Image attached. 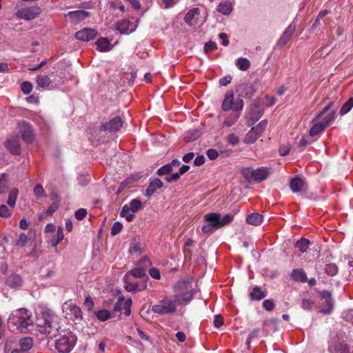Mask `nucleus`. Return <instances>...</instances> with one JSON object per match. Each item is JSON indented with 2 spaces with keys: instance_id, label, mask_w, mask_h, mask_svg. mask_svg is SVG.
Here are the masks:
<instances>
[{
  "instance_id": "423d86ee",
  "label": "nucleus",
  "mask_w": 353,
  "mask_h": 353,
  "mask_svg": "<svg viewBox=\"0 0 353 353\" xmlns=\"http://www.w3.org/2000/svg\"><path fill=\"white\" fill-rule=\"evenodd\" d=\"M205 223L201 228L203 233L210 234L221 227V215L217 213H208L203 216Z\"/></svg>"
},
{
  "instance_id": "49530a36",
  "label": "nucleus",
  "mask_w": 353,
  "mask_h": 353,
  "mask_svg": "<svg viewBox=\"0 0 353 353\" xmlns=\"http://www.w3.org/2000/svg\"><path fill=\"white\" fill-rule=\"evenodd\" d=\"M132 303L131 299H128L123 302L122 309L123 310L125 316H129L131 314Z\"/></svg>"
},
{
  "instance_id": "864d4df0",
  "label": "nucleus",
  "mask_w": 353,
  "mask_h": 353,
  "mask_svg": "<svg viewBox=\"0 0 353 353\" xmlns=\"http://www.w3.org/2000/svg\"><path fill=\"white\" fill-rule=\"evenodd\" d=\"M263 307L267 311H272L275 307V304L272 299H266L263 302Z\"/></svg>"
},
{
  "instance_id": "bf43d9fd",
  "label": "nucleus",
  "mask_w": 353,
  "mask_h": 353,
  "mask_svg": "<svg viewBox=\"0 0 353 353\" xmlns=\"http://www.w3.org/2000/svg\"><path fill=\"white\" fill-rule=\"evenodd\" d=\"M124 301L123 296H119L118 301L114 304L113 311L115 312H120L122 310V306Z\"/></svg>"
},
{
  "instance_id": "5701e85b",
  "label": "nucleus",
  "mask_w": 353,
  "mask_h": 353,
  "mask_svg": "<svg viewBox=\"0 0 353 353\" xmlns=\"http://www.w3.org/2000/svg\"><path fill=\"white\" fill-rule=\"evenodd\" d=\"M266 292L262 291L261 288L255 286L250 293V299L253 301H260L266 296Z\"/></svg>"
},
{
  "instance_id": "1a4fd4ad",
  "label": "nucleus",
  "mask_w": 353,
  "mask_h": 353,
  "mask_svg": "<svg viewBox=\"0 0 353 353\" xmlns=\"http://www.w3.org/2000/svg\"><path fill=\"white\" fill-rule=\"evenodd\" d=\"M267 125L268 121L266 119L261 121L247 133L245 137V142L248 144L254 143L264 132Z\"/></svg>"
},
{
  "instance_id": "79ce46f5",
  "label": "nucleus",
  "mask_w": 353,
  "mask_h": 353,
  "mask_svg": "<svg viewBox=\"0 0 353 353\" xmlns=\"http://www.w3.org/2000/svg\"><path fill=\"white\" fill-rule=\"evenodd\" d=\"M325 272L330 276H335L338 272V268L334 263L327 264L325 265Z\"/></svg>"
},
{
  "instance_id": "0eeeda50",
  "label": "nucleus",
  "mask_w": 353,
  "mask_h": 353,
  "mask_svg": "<svg viewBox=\"0 0 353 353\" xmlns=\"http://www.w3.org/2000/svg\"><path fill=\"white\" fill-rule=\"evenodd\" d=\"M62 311L66 319L74 321H79L82 319L81 308L72 300L65 301L63 304Z\"/></svg>"
},
{
  "instance_id": "f704fd0d",
  "label": "nucleus",
  "mask_w": 353,
  "mask_h": 353,
  "mask_svg": "<svg viewBox=\"0 0 353 353\" xmlns=\"http://www.w3.org/2000/svg\"><path fill=\"white\" fill-rule=\"evenodd\" d=\"M310 244V242L309 240L306 239H301L296 243L295 247L298 248L300 252L304 253L307 250Z\"/></svg>"
},
{
  "instance_id": "6e6552de",
  "label": "nucleus",
  "mask_w": 353,
  "mask_h": 353,
  "mask_svg": "<svg viewBox=\"0 0 353 353\" xmlns=\"http://www.w3.org/2000/svg\"><path fill=\"white\" fill-rule=\"evenodd\" d=\"M243 101L241 99H237L234 102V92L229 90L226 92L225 98L222 101V110H228L232 109L234 111H240L243 109Z\"/></svg>"
},
{
  "instance_id": "72a5a7b5",
  "label": "nucleus",
  "mask_w": 353,
  "mask_h": 353,
  "mask_svg": "<svg viewBox=\"0 0 353 353\" xmlns=\"http://www.w3.org/2000/svg\"><path fill=\"white\" fill-rule=\"evenodd\" d=\"M127 207L129 208V210H131L132 212H137L138 210L141 209L142 208V203L139 199H132L129 204H127Z\"/></svg>"
},
{
  "instance_id": "603ef678",
  "label": "nucleus",
  "mask_w": 353,
  "mask_h": 353,
  "mask_svg": "<svg viewBox=\"0 0 353 353\" xmlns=\"http://www.w3.org/2000/svg\"><path fill=\"white\" fill-rule=\"evenodd\" d=\"M21 89L25 94H28L32 90V84L29 81H25L21 84Z\"/></svg>"
},
{
  "instance_id": "4468645a",
  "label": "nucleus",
  "mask_w": 353,
  "mask_h": 353,
  "mask_svg": "<svg viewBox=\"0 0 353 353\" xmlns=\"http://www.w3.org/2000/svg\"><path fill=\"white\" fill-rule=\"evenodd\" d=\"M97 34V32L95 30L85 28L75 34V38L81 41H89L94 39Z\"/></svg>"
},
{
  "instance_id": "774afa93",
  "label": "nucleus",
  "mask_w": 353,
  "mask_h": 353,
  "mask_svg": "<svg viewBox=\"0 0 353 353\" xmlns=\"http://www.w3.org/2000/svg\"><path fill=\"white\" fill-rule=\"evenodd\" d=\"M228 141L234 145L239 143V137L233 134L228 135L227 137Z\"/></svg>"
},
{
  "instance_id": "a211bd4d",
  "label": "nucleus",
  "mask_w": 353,
  "mask_h": 353,
  "mask_svg": "<svg viewBox=\"0 0 353 353\" xmlns=\"http://www.w3.org/2000/svg\"><path fill=\"white\" fill-rule=\"evenodd\" d=\"M89 16V12L85 10H75L68 12L66 17L71 23H77Z\"/></svg>"
},
{
  "instance_id": "9d476101",
  "label": "nucleus",
  "mask_w": 353,
  "mask_h": 353,
  "mask_svg": "<svg viewBox=\"0 0 353 353\" xmlns=\"http://www.w3.org/2000/svg\"><path fill=\"white\" fill-rule=\"evenodd\" d=\"M41 12V9L37 6H34L18 10L16 16L19 19L30 21L35 19Z\"/></svg>"
},
{
  "instance_id": "9b49d317",
  "label": "nucleus",
  "mask_w": 353,
  "mask_h": 353,
  "mask_svg": "<svg viewBox=\"0 0 353 353\" xmlns=\"http://www.w3.org/2000/svg\"><path fill=\"white\" fill-rule=\"evenodd\" d=\"M19 132L21 135L23 140L27 143H30L34 141V136L31 126L26 121H21L18 123Z\"/></svg>"
},
{
  "instance_id": "13d9d810",
  "label": "nucleus",
  "mask_w": 353,
  "mask_h": 353,
  "mask_svg": "<svg viewBox=\"0 0 353 353\" xmlns=\"http://www.w3.org/2000/svg\"><path fill=\"white\" fill-rule=\"evenodd\" d=\"M234 219L233 213H228L222 217V227L224 225H229Z\"/></svg>"
},
{
  "instance_id": "c9c22d12",
  "label": "nucleus",
  "mask_w": 353,
  "mask_h": 353,
  "mask_svg": "<svg viewBox=\"0 0 353 353\" xmlns=\"http://www.w3.org/2000/svg\"><path fill=\"white\" fill-rule=\"evenodd\" d=\"M239 111H234L230 114L229 117L225 118L224 123L227 126L232 125L239 119Z\"/></svg>"
},
{
  "instance_id": "aec40b11",
  "label": "nucleus",
  "mask_w": 353,
  "mask_h": 353,
  "mask_svg": "<svg viewBox=\"0 0 353 353\" xmlns=\"http://www.w3.org/2000/svg\"><path fill=\"white\" fill-rule=\"evenodd\" d=\"M122 124L123 122L121 119L119 117H115L106 123L103 124L101 128L104 130L117 131L121 128Z\"/></svg>"
},
{
  "instance_id": "4c0bfd02",
  "label": "nucleus",
  "mask_w": 353,
  "mask_h": 353,
  "mask_svg": "<svg viewBox=\"0 0 353 353\" xmlns=\"http://www.w3.org/2000/svg\"><path fill=\"white\" fill-rule=\"evenodd\" d=\"M19 194V191L17 189H12L10 193L8 200V204L11 207L14 208L16 204L17 198Z\"/></svg>"
},
{
  "instance_id": "37998d69",
  "label": "nucleus",
  "mask_w": 353,
  "mask_h": 353,
  "mask_svg": "<svg viewBox=\"0 0 353 353\" xmlns=\"http://www.w3.org/2000/svg\"><path fill=\"white\" fill-rule=\"evenodd\" d=\"M8 188L7 174L3 173L0 174V193H3Z\"/></svg>"
},
{
  "instance_id": "f257e3e1",
  "label": "nucleus",
  "mask_w": 353,
  "mask_h": 353,
  "mask_svg": "<svg viewBox=\"0 0 353 353\" xmlns=\"http://www.w3.org/2000/svg\"><path fill=\"white\" fill-rule=\"evenodd\" d=\"M196 286V282L192 279L179 281L174 287L176 294L174 297H165L152 305V310L160 315L174 312L177 305L186 304L192 300Z\"/></svg>"
},
{
  "instance_id": "2f4dec72",
  "label": "nucleus",
  "mask_w": 353,
  "mask_h": 353,
  "mask_svg": "<svg viewBox=\"0 0 353 353\" xmlns=\"http://www.w3.org/2000/svg\"><path fill=\"white\" fill-rule=\"evenodd\" d=\"M96 317L100 321H105L111 318V313L108 310H101L94 312Z\"/></svg>"
},
{
  "instance_id": "a19ab883",
  "label": "nucleus",
  "mask_w": 353,
  "mask_h": 353,
  "mask_svg": "<svg viewBox=\"0 0 353 353\" xmlns=\"http://www.w3.org/2000/svg\"><path fill=\"white\" fill-rule=\"evenodd\" d=\"M128 273V275L131 274L132 276L137 278V279L142 278L145 275V270L141 268H137L132 269Z\"/></svg>"
},
{
  "instance_id": "7ed1b4c3",
  "label": "nucleus",
  "mask_w": 353,
  "mask_h": 353,
  "mask_svg": "<svg viewBox=\"0 0 353 353\" xmlns=\"http://www.w3.org/2000/svg\"><path fill=\"white\" fill-rule=\"evenodd\" d=\"M31 316L32 314L30 312L26 309L21 308L13 311L10 315L8 321L9 323L21 330H23L32 325Z\"/></svg>"
},
{
  "instance_id": "69168bd1",
  "label": "nucleus",
  "mask_w": 353,
  "mask_h": 353,
  "mask_svg": "<svg viewBox=\"0 0 353 353\" xmlns=\"http://www.w3.org/2000/svg\"><path fill=\"white\" fill-rule=\"evenodd\" d=\"M181 176V175L178 172H176L174 174H172L170 176H168L165 177V180L168 183H172V182H174V181H176L180 178Z\"/></svg>"
},
{
  "instance_id": "6ab92c4d",
  "label": "nucleus",
  "mask_w": 353,
  "mask_h": 353,
  "mask_svg": "<svg viewBox=\"0 0 353 353\" xmlns=\"http://www.w3.org/2000/svg\"><path fill=\"white\" fill-rule=\"evenodd\" d=\"M5 147L10 153L13 154H19L21 147L17 137H11L5 142Z\"/></svg>"
},
{
  "instance_id": "09e8293b",
  "label": "nucleus",
  "mask_w": 353,
  "mask_h": 353,
  "mask_svg": "<svg viewBox=\"0 0 353 353\" xmlns=\"http://www.w3.org/2000/svg\"><path fill=\"white\" fill-rule=\"evenodd\" d=\"M28 236L25 233H21L16 241V245L19 247H23L28 241Z\"/></svg>"
},
{
  "instance_id": "7c9ffc66",
  "label": "nucleus",
  "mask_w": 353,
  "mask_h": 353,
  "mask_svg": "<svg viewBox=\"0 0 353 353\" xmlns=\"http://www.w3.org/2000/svg\"><path fill=\"white\" fill-rule=\"evenodd\" d=\"M120 216L124 218L128 222L132 221L134 219V212H132L125 205L120 212Z\"/></svg>"
},
{
  "instance_id": "ddd939ff",
  "label": "nucleus",
  "mask_w": 353,
  "mask_h": 353,
  "mask_svg": "<svg viewBox=\"0 0 353 353\" xmlns=\"http://www.w3.org/2000/svg\"><path fill=\"white\" fill-rule=\"evenodd\" d=\"M295 29L296 24L294 23H291L276 42V46L279 48L283 47L290 40L292 36L294 33Z\"/></svg>"
},
{
  "instance_id": "412c9836",
  "label": "nucleus",
  "mask_w": 353,
  "mask_h": 353,
  "mask_svg": "<svg viewBox=\"0 0 353 353\" xmlns=\"http://www.w3.org/2000/svg\"><path fill=\"white\" fill-rule=\"evenodd\" d=\"M304 186V181L300 177H294L290 182V189L293 192H301Z\"/></svg>"
},
{
  "instance_id": "2eb2a0df",
  "label": "nucleus",
  "mask_w": 353,
  "mask_h": 353,
  "mask_svg": "<svg viewBox=\"0 0 353 353\" xmlns=\"http://www.w3.org/2000/svg\"><path fill=\"white\" fill-rule=\"evenodd\" d=\"M125 289L128 292H137L144 290L147 288L146 281H141L139 283H132L128 281V273H127L124 277Z\"/></svg>"
},
{
  "instance_id": "052dcab7",
  "label": "nucleus",
  "mask_w": 353,
  "mask_h": 353,
  "mask_svg": "<svg viewBox=\"0 0 353 353\" xmlns=\"http://www.w3.org/2000/svg\"><path fill=\"white\" fill-rule=\"evenodd\" d=\"M313 301L310 299H303L302 307L304 310H310L313 306Z\"/></svg>"
},
{
  "instance_id": "393cba45",
  "label": "nucleus",
  "mask_w": 353,
  "mask_h": 353,
  "mask_svg": "<svg viewBox=\"0 0 353 353\" xmlns=\"http://www.w3.org/2000/svg\"><path fill=\"white\" fill-rule=\"evenodd\" d=\"M97 48L101 52H107L110 50V42L106 38H101L96 42Z\"/></svg>"
},
{
  "instance_id": "39448f33",
  "label": "nucleus",
  "mask_w": 353,
  "mask_h": 353,
  "mask_svg": "<svg viewBox=\"0 0 353 353\" xmlns=\"http://www.w3.org/2000/svg\"><path fill=\"white\" fill-rule=\"evenodd\" d=\"M36 81L39 87L49 90L57 88L64 82L61 77L52 72L49 75H38Z\"/></svg>"
},
{
  "instance_id": "a878e982",
  "label": "nucleus",
  "mask_w": 353,
  "mask_h": 353,
  "mask_svg": "<svg viewBox=\"0 0 353 353\" xmlns=\"http://www.w3.org/2000/svg\"><path fill=\"white\" fill-rule=\"evenodd\" d=\"M291 276L293 280L300 282H305L307 276L305 272L302 269H294L292 270Z\"/></svg>"
},
{
  "instance_id": "c85d7f7f",
  "label": "nucleus",
  "mask_w": 353,
  "mask_h": 353,
  "mask_svg": "<svg viewBox=\"0 0 353 353\" xmlns=\"http://www.w3.org/2000/svg\"><path fill=\"white\" fill-rule=\"evenodd\" d=\"M64 239L63 230L61 226L58 227L56 237L50 241L52 247H56Z\"/></svg>"
},
{
  "instance_id": "ea45409f",
  "label": "nucleus",
  "mask_w": 353,
  "mask_h": 353,
  "mask_svg": "<svg viewBox=\"0 0 353 353\" xmlns=\"http://www.w3.org/2000/svg\"><path fill=\"white\" fill-rule=\"evenodd\" d=\"M54 198V201L52 202V203L49 206V208L47 209L46 213L51 215L52 214L59 208V202L60 201L58 199V197L57 195L53 196Z\"/></svg>"
},
{
  "instance_id": "680f3d73",
  "label": "nucleus",
  "mask_w": 353,
  "mask_h": 353,
  "mask_svg": "<svg viewBox=\"0 0 353 353\" xmlns=\"http://www.w3.org/2000/svg\"><path fill=\"white\" fill-rule=\"evenodd\" d=\"M206 154L210 160H214L217 159L219 157V152L214 149L208 150L206 152Z\"/></svg>"
},
{
  "instance_id": "5fc2aeb1",
  "label": "nucleus",
  "mask_w": 353,
  "mask_h": 353,
  "mask_svg": "<svg viewBox=\"0 0 353 353\" xmlns=\"http://www.w3.org/2000/svg\"><path fill=\"white\" fill-rule=\"evenodd\" d=\"M45 191L41 185L38 184L34 188V194L37 198H41L44 196Z\"/></svg>"
},
{
  "instance_id": "b1692460",
  "label": "nucleus",
  "mask_w": 353,
  "mask_h": 353,
  "mask_svg": "<svg viewBox=\"0 0 353 353\" xmlns=\"http://www.w3.org/2000/svg\"><path fill=\"white\" fill-rule=\"evenodd\" d=\"M23 283L21 277L18 274H12L7 279V284L11 288H19Z\"/></svg>"
},
{
  "instance_id": "cd10ccee",
  "label": "nucleus",
  "mask_w": 353,
  "mask_h": 353,
  "mask_svg": "<svg viewBox=\"0 0 353 353\" xmlns=\"http://www.w3.org/2000/svg\"><path fill=\"white\" fill-rule=\"evenodd\" d=\"M247 222L253 225H258L262 222V215L259 213H252L247 216Z\"/></svg>"
},
{
  "instance_id": "de8ad7c7",
  "label": "nucleus",
  "mask_w": 353,
  "mask_h": 353,
  "mask_svg": "<svg viewBox=\"0 0 353 353\" xmlns=\"http://www.w3.org/2000/svg\"><path fill=\"white\" fill-rule=\"evenodd\" d=\"M173 168H172V164L168 163L164 165L163 166L161 167L158 171L157 174L159 175H164L170 173Z\"/></svg>"
},
{
  "instance_id": "f3484780",
  "label": "nucleus",
  "mask_w": 353,
  "mask_h": 353,
  "mask_svg": "<svg viewBox=\"0 0 353 353\" xmlns=\"http://www.w3.org/2000/svg\"><path fill=\"white\" fill-rule=\"evenodd\" d=\"M330 353H350V347L343 342H334L329 345Z\"/></svg>"
},
{
  "instance_id": "473e14b6",
  "label": "nucleus",
  "mask_w": 353,
  "mask_h": 353,
  "mask_svg": "<svg viewBox=\"0 0 353 353\" xmlns=\"http://www.w3.org/2000/svg\"><path fill=\"white\" fill-rule=\"evenodd\" d=\"M19 344L23 351H28L32 347V339L30 337L23 338L19 341Z\"/></svg>"
},
{
  "instance_id": "c03bdc74",
  "label": "nucleus",
  "mask_w": 353,
  "mask_h": 353,
  "mask_svg": "<svg viewBox=\"0 0 353 353\" xmlns=\"http://www.w3.org/2000/svg\"><path fill=\"white\" fill-rule=\"evenodd\" d=\"M325 305L321 309V312L324 314H329L332 312V309H333L334 303H333L332 299H329V300H325Z\"/></svg>"
},
{
  "instance_id": "8fccbe9b",
  "label": "nucleus",
  "mask_w": 353,
  "mask_h": 353,
  "mask_svg": "<svg viewBox=\"0 0 353 353\" xmlns=\"http://www.w3.org/2000/svg\"><path fill=\"white\" fill-rule=\"evenodd\" d=\"M123 229V225L121 223L117 221L114 223L113 225L111 228V234L112 235H117V234L120 233Z\"/></svg>"
},
{
  "instance_id": "f03ea898",
  "label": "nucleus",
  "mask_w": 353,
  "mask_h": 353,
  "mask_svg": "<svg viewBox=\"0 0 353 353\" xmlns=\"http://www.w3.org/2000/svg\"><path fill=\"white\" fill-rule=\"evenodd\" d=\"M35 325L37 331L50 339L57 336L60 327L58 316L50 310H43L37 316Z\"/></svg>"
},
{
  "instance_id": "3c124183",
  "label": "nucleus",
  "mask_w": 353,
  "mask_h": 353,
  "mask_svg": "<svg viewBox=\"0 0 353 353\" xmlns=\"http://www.w3.org/2000/svg\"><path fill=\"white\" fill-rule=\"evenodd\" d=\"M242 172L244 177L246 179L249 181H252L254 179V169L250 168H246L243 170Z\"/></svg>"
},
{
  "instance_id": "20e7f679",
  "label": "nucleus",
  "mask_w": 353,
  "mask_h": 353,
  "mask_svg": "<svg viewBox=\"0 0 353 353\" xmlns=\"http://www.w3.org/2000/svg\"><path fill=\"white\" fill-rule=\"evenodd\" d=\"M77 337L72 332L59 336L55 341V348L59 353H70L77 344Z\"/></svg>"
},
{
  "instance_id": "0e129e2a",
  "label": "nucleus",
  "mask_w": 353,
  "mask_h": 353,
  "mask_svg": "<svg viewBox=\"0 0 353 353\" xmlns=\"http://www.w3.org/2000/svg\"><path fill=\"white\" fill-rule=\"evenodd\" d=\"M150 275L155 279H160L161 278V274H160V272L159 270L156 268H152L150 270Z\"/></svg>"
},
{
  "instance_id": "6e6d98bb",
  "label": "nucleus",
  "mask_w": 353,
  "mask_h": 353,
  "mask_svg": "<svg viewBox=\"0 0 353 353\" xmlns=\"http://www.w3.org/2000/svg\"><path fill=\"white\" fill-rule=\"evenodd\" d=\"M10 210L8 209L7 205L4 204L0 205V216L7 218L10 216Z\"/></svg>"
},
{
  "instance_id": "e2e57ef3",
  "label": "nucleus",
  "mask_w": 353,
  "mask_h": 353,
  "mask_svg": "<svg viewBox=\"0 0 353 353\" xmlns=\"http://www.w3.org/2000/svg\"><path fill=\"white\" fill-rule=\"evenodd\" d=\"M94 301L90 296L85 298L84 305L88 310H92L94 307Z\"/></svg>"
},
{
  "instance_id": "a18cd8bd",
  "label": "nucleus",
  "mask_w": 353,
  "mask_h": 353,
  "mask_svg": "<svg viewBox=\"0 0 353 353\" xmlns=\"http://www.w3.org/2000/svg\"><path fill=\"white\" fill-rule=\"evenodd\" d=\"M335 112V110L332 111L331 113L328 114L322 121H321V123L325 125V128L334 120Z\"/></svg>"
},
{
  "instance_id": "e433bc0d",
  "label": "nucleus",
  "mask_w": 353,
  "mask_h": 353,
  "mask_svg": "<svg viewBox=\"0 0 353 353\" xmlns=\"http://www.w3.org/2000/svg\"><path fill=\"white\" fill-rule=\"evenodd\" d=\"M325 129V125H323L321 122H319L314 124L311 129L310 130V135L311 137H314L319 133L322 132Z\"/></svg>"
},
{
  "instance_id": "dca6fc26",
  "label": "nucleus",
  "mask_w": 353,
  "mask_h": 353,
  "mask_svg": "<svg viewBox=\"0 0 353 353\" xmlns=\"http://www.w3.org/2000/svg\"><path fill=\"white\" fill-rule=\"evenodd\" d=\"M201 18L200 10L197 8L191 9L185 16L184 20L190 26H194L199 22Z\"/></svg>"
},
{
  "instance_id": "c756f323",
  "label": "nucleus",
  "mask_w": 353,
  "mask_h": 353,
  "mask_svg": "<svg viewBox=\"0 0 353 353\" xmlns=\"http://www.w3.org/2000/svg\"><path fill=\"white\" fill-rule=\"evenodd\" d=\"M236 65L239 70L246 71L250 67V62L248 59L241 57L236 60Z\"/></svg>"
},
{
  "instance_id": "4be33fe9",
  "label": "nucleus",
  "mask_w": 353,
  "mask_h": 353,
  "mask_svg": "<svg viewBox=\"0 0 353 353\" xmlns=\"http://www.w3.org/2000/svg\"><path fill=\"white\" fill-rule=\"evenodd\" d=\"M269 175L268 170L265 168H260L256 170H254V179L253 181L260 182L268 177Z\"/></svg>"
},
{
  "instance_id": "bb28decb",
  "label": "nucleus",
  "mask_w": 353,
  "mask_h": 353,
  "mask_svg": "<svg viewBox=\"0 0 353 353\" xmlns=\"http://www.w3.org/2000/svg\"><path fill=\"white\" fill-rule=\"evenodd\" d=\"M234 0H222V14L229 15L234 7Z\"/></svg>"
},
{
  "instance_id": "58836bf2",
  "label": "nucleus",
  "mask_w": 353,
  "mask_h": 353,
  "mask_svg": "<svg viewBox=\"0 0 353 353\" xmlns=\"http://www.w3.org/2000/svg\"><path fill=\"white\" fill-rule=\"evenodd\" d=\"M353 107V97H350L341 107L340 110V114L344 115L347 114Z\"/></svg>"
},
{
  "instance_id": "338daca9",
  "label": "nucleus",
  "mask_w": 353,
  "mask_h": 353,
  "mask_svg": "<svg viewBox=\"0 0 353 353\" xmlns=\"http://www.w3.org/2000/svg\"><path fill=\"white\" fill-rule=\"evenodd\" d=\"M150 185L152 186L155 190H157V189L158 188H161L163 187V183L159 179H155L154 180L151 181Z\"/></svg>"
},
{
  "instance_id": "f8f14e48",
  "label": "nucleus",
  "mask_w": 353,
  "mask_h": 353,
  "mask_svg": "<svg viewBox=\"0 0 353 353\" xmlns=\"http://www.w3.org/2000/svg\"><path fill=\"white\" fill-rule=\"evenodd\" d=\"M137 22H132L127 19L119 21L117 23L116 29L121 34H129L137 29Z\"/></svg>"
},
{
  "instance_id": "4d7b16f0",
  "label": "nucleus",
  "mask_w": 353,
  "mask_h": 353,
  "mask_svg": "<svg viewBox=\"0 0 353 353\" xmlns=\"http://www.w3.org/2000/svg\"><path fill=\"white\" fill-rule=\"evenodd\" d=\"M87 210L85 208H81L77 210L74 213V216L77 220L83 219L87 215Z\"/></svg>"
}]
</instances>
